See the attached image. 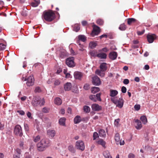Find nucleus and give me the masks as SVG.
<instances>
[{
  "label": "nucleus",
  "instance_id": "6ab92c4d",
  "mask_svg": "<svg viewBox=\"0 0 158 158\" xmlns=\"http://www.w3.org/2000/svg\"><path fill=\"white\" fill-rule=\"evenodd\" d=\"M71 87V84L70 83L67 82L64 85V89L65 91L70 90Z\"/></svg>",
  "mask_w": 158,
  "mask_h": 158
},
{
  "label": "nucleus",
  "instance_id": "ea45409f",
  "mask_svg": "<svg viewBox=\"0 0 158 158\" xmlns=\"http://www.w3.org/2000/svg\"><path fill=\"white\" fill-rule=\"evenodd\" d=\"M6 47V44L3 43H0V51L4 50Z\"/></svg>",
  "mask_w": 158,
  "mask_h": 158
},
{
  "label": "nucleus",
  "instance_id": "5701e85b",
  "mask_svg": "<svg viewBox=\"0 0 158 158\" xmlns=\"http://www.w3.org/2000/svg\"><path fill=\"white\" fill-rule=\"evenodd\" d=\"M81 121V117L79 115L76 116L74 119V122L75 124L78 123Z\"/></svg>",
  "mask_w": 158,
  "mask_h": 158
},
{
  "label": "nucleus",
  "instance_id": "052dcab7",
  "mask_svg": "<svg viewBox=\"0 0 158 158\" xmlns=\"http://www.w3.org/2000/svg\"><path fill=\"white\" fill-rule=\"evenodd\" d=\"M135 156L134 154L132 153H130L128 156V158H135Z\"/></svg>",
  "mask_w": 158,
  "mask_h": 158
},
{
  "label": "nucleus",
  "instance_id": "4be33fe9",
  "mask_svg": "<svg viewBox=\"0 0 158 158\" xmlns=\"http://www.w3.org/2000/svg\"><path fill=\"white\" fill-rule=\"evenodd\" d=\"M100 68L101 70L105 72L107 69L106 64L105 63H102L100 65Z\"/></svg>",
  "mask_w": 158,
  "mask_h": 158
},
{
  "label": "nucleus",
  "instance_id": "13d9d810",
  "mask_svg": "<svg viewBox=\"0 0 158 158\" xmlns=\"http://www.w3.org/2000/svg\"><path fill=\"white\" fill-rule=\"evenodd\" d=\"M24 127L25 130L26 131H29V127L28 125L26 123H24Z\"/></svg>",
  "mask_w": 158,
  "mask_h": 158
},
{
  "label": "nucleus",
  "instance_id": "2eb2a0df",
  "mask_svg": "<svg viewBox=\"0 0 158 158\" xmlns=\"http://www.w3.org/2000/svg\"><path fill=\"white\" fill-rule=\"evenodd\" d=\"M124 102V101L122 98H119L117 102V106L121 108L123 106Z\"/></svg>",
  "mask_w": 158,
  "mask_h": 158
},
{
  "label": "nucleus",
  "instance_id": "423d86ee",
  "mask_svg": "<svg viewBox=\"0 0 158 158\" xmlns=\"http://www.w3.org/2000/svg\"><path fill=\"white\" fill-rule=\"evenodd\" d=\"M75 146L76 148L82 151L85 149V144L81 140H78L76 142Z\"/></svg>",
  "mask_w": 158,
  "mask_h": 158
},
{
  "label": "nucleus",
  "instance_id": "49530a36",
  "mask_svg": "<svg viewBox=\"0 0 158 158\" xmlns=\"http://www.w3.org/2000/svg\"><path fill=\"white\" fill-rule=\"evenodd\" d=\"M4 123L2 122H0V130H2L4 128Z\"/></svg>",
  "mask_w": 158,
  "mask_h": 158
},
{
  "label": "nucleus",
  "instance_id": "de8ad7c7",
  "mask_svg": "<svg viewBox=\"0 0 158 158\" xmlns=\"http://www.w3.org/2000/svg\"><path fill=\"white\" fill-rule=\"evenodd\" d=\"M49 110V108L45 107L42 109V111L44 113H47L48 112Z\"/></svg>",
  "mask_w": 158,
  "mask_h": 158
},
{
  "label": "nucleus",
  "instance_id": "a18cd8bd",
  "mask_svg": "<svg viewBox=\"0 0 158 158\" xmlns=\"http://www.w3.org/2000/svg\"><path fill=\"white\" fill-rule=\"evenodd\" d=\"M41 91L40 87L39 86L36 87L35 88L34 92L35 93H40Z\"/></svg>",
  "mask_w": 158,
  "mask_h": 158
},
{
  "label": "nucleus",
  "instance_id": "338daca9",
  "mask_svg": "<svg viewBox=\"0 0 158 158\" xmlns=\"http://www.w3.org/2000/svg\"><path fill=\"white\" fill-rule=\"evenodd\" d=\"M53 79H50L47 81V83L48 84H50L53 81Z\"/></svg>",
  "mask_w": 158,
  "mask_h": 158
},
{
  "label": "nucleus",
  "instance_id": "a211bd4d",
  "mask_svg": "<svg viewBox=\"0 0 158 158\" xmlns=\"http://www.w3.org/2000/svg\"><path fill=\"white\" fill-rule=\"evenodd\" d=\"M136 125L135 126V128L137 129H140L142 127V124L140 121L137 119L135 121Z\"/></svg>",
  "mask_w": 158,
  "mask_h": 158
},
{
  "label": "nucleus",
  "instance_id": "79ce46f5",
  "mask_svg": "<svg viewBox=\"0 0 158 158\" xmlns=\"http://www.w3.org/2000/svg\"><path fill=\"white\" fill-rule=\"evenodd\" d=\"M111 101L115 104H117V97H111L110 98Z\"/></svg>",
  "mask_w": 158,
  "mask_h": 158
},
{
  "label": "nucleus",
  "instance_id": "7c9ffc66",
  "mask_svg": "<svg viewBox=\"0 0 158 158\" xmlns=\"http://www.w3.org/2000/svg\"><path fill=\"white\" fill-rule=\"evenodd\" d=\"M140 119L144 124H145L147 122V119L145 116H141L140 118Z\"/></svg>",
  "mask_w": 158,
  "mask_h": 158
},
{
  "label": "nucleus",
  "instance_id": "680f3d73",
  "mask_svg": "<svg viewBox=\"0 0 158 158\" xmlns=\"http://www.w3.org/2000/svg\"><path fill=\"white\" fill-rule=\"evenodd\" d=\"M129 83V80L128 79H126L124 80L123 83L125 85H127Z\"/></svg>",
  "mask_w": 158,
  "mask_h": 158
},
{
  "label": "nucleus",
  "instance_id": "0e129e2a",
  "mask_svg": "<svg viewBox=\"0 0 158 158\" xmlns=\"http://www.w3.org/2000/svg\"><path fill=\"white\" fill-rule=\"evenodd\" d=\"M25 158H32L31 156L28 153H26L25 154Z\"/></svg>",
  "mask_w": 158,
  "mask_h": 158
},
{
  "label": "nucleus",
  "instance_id": "4468645a",
  "mask_svg": "<svg viewBox=\"0 0 158 158\" xmlns=\"http://www.w3.org/2000/svg\"><path fill=\"white\" fill-rule=\"evenodd\" d=\"M117 56V54L115 52H110L109 54L110 58L112 60L115 59Z\"/></svg>",
  "mask_w": 158,
  "mask_h": 158
},
{
  "label": "nucleus",
  "instance_id": "c9c22d12",
  "mask_svg": "<svg viewBox=\"0 0 158 158\" xmlns=\"http://www.w3.org/2000/svg\"><path fill=\"white\" fill-rule=\"evenodd\" d=\"M80 29V25L78 24H76L74 25L73 30L76 32H78Z\"/></svg>",
  "mask_w": 158,
  "mask_h": 158
},
{
  "label": "nucleus",
  "instance_id": "3c124183",
  "mask_svg": "<svg viewBox=\"0 0 158 158\" xmlns=\"http://www.w3.org/2000/svg\"><path fill=\"white\" fill-rule=\"evenodd\" d=\"M21 14L23 16L25 17L27 15V11L25 10H23L21 11Z\"/></svg>",
  "mask_w": 158,
  "mask_h": 158
},
{
  "label": "nucleus",
  "instance_id": "8fccbe9b",
  "mask_svg": "<svg viewBox=\"0 0 158 158\" xmlns=\"http://www.w3.org/2000/svg\"><path fill=\"white\" fill-rule=\"evenodd\" d=\"M119 121H120L119 119H118L115 120L114 122V125L116 127H118L119 125Z\"/></svg>",
  "mask_w": 158,
  "mask_h": 158
},
{
  "label": "nucleus",
  "instance_id": "f03ea898",
  "mask_svg": "<svg viewBox=\"0 0 158 158\" xmlns=\"http://www.w3.org/2000/svg\"><path fill=\"white\" fill-rule=\"evenodd\" d=\"M45 103V101L44 98L41 99L39 97H34L31 103L32 105L35 107L38 106H41L44 105Z\"/></svg>",
  "mask_w": 158,
  "mask_h": 158
},
{
  "label": "nucleus",
  "instance_id": "f8f14e48",
  "mask_svg": "<svg viewBox=\"0 0 158 158\" xmlns=\"http://www.w3.org/2000/svg\"><path fill=\"white\" fill-rule=\"evenodd\" d=\"M91 107L92 110L94 111H99L102 110V106L96 104H93Z\"/></svg>",
  "mask_w": 158,
  "mask_h": 158
},
{
  "label": "nucleus",
  "instance_id": "c85d7f7f",
  "mask_svg": "<svg viewBox=\"0 0 158 158\" xmlns=\"http://www.w3.org/2000/svg\"><path fill=\"white\" fill-rule=\"evenodd\" d=\"M66 119L64 118H61L59 120V124L61 125L64 126L65 125V121Z\"/></svg>",
  "mask_w": 158,
  "mask_h": 158
},
{
  "label": "nucleus",
  "instance_id": "393cba45",
  "mask_svg": "<svg viewBox=\"0 0 158 158\" xmlns=\"http://www.w3.org/2000/svg\"><path fill=\"white\" fill-rule=\"evenodd\" d=\"M54 102L56 104L59 105L61 104L62 100L60 98H56L55 99Z\"/></svg>",
  "mask_w": 158,
  "mask_h": 158
},
{
  "label": "nucleus",
  "instance_id": "473e14b6",
  "mask_svg": "<svg viewBox=\"0 0 158 158\" xmlns=\"http://www.w3.org/2000/svg\"><path fill=\"white\" fill-rule=\"evenodd\" d=\"M97 45V43L96 42L91 41L89 44V47L91 48H93L96 47Z\"/></svg>",
  "mask_w": 158,
  "mask_h": 158
},
{
  "label": "nucleus",
  "instance_id": "2f4dec72",
  "mask_svg": "<svg viewBox=\"0 0 158 158\" xmlns=\"http://www.w3.org/2000/svg\"><path fill=\"white\" fill-rule=\"evenodd\" d=\"M127 28V26L124 23L121 24L119 27V29L121 31H125Z\"/></svg>",
  "mask_w": 158,
  "mask_h": 158
},
{
  "label": "nucleus",
  "instance_id": "6e6552de",
  "mask_svg": "<svg viewBox=\"0 0 158 158\" xmlns=\"http://www.w3.org/2000/svg\"><path fill=\"white\" fill-rule=\"evenodd\" d=\"M101 94L99 93L97 94L95 96L94 95H91L89 96L90 99L94 102H96L97 100L101 101L102 99L100 98Z\"/></svg>",
  "mask_w": 158,
  "mask_h": 158
},
{
  "label": "nucleus",
  "instance_id": "9b49d317",
  "mask_svg": "<svg viewBox=\"0 0 158 158\" xmlns=\"http://www.w3.org/2000/svg\"><path fill=\"white\" fill-rule=\"evenodd\" d=\"M83 73L80 72L76 71L74 73V78L77 79L81 80L83 77Z\"/></svg>",
  "mask_w": 158,
  "mask_h": 158
},
{
  "label": "nucleus",
  "instance_id": "412c9836",
  "mask_svg": "<svg viewBox=\"0 0 158 158\" xmlns=\"http://www.w3.org/2000/svg\"><path fill=\"white\" fill-rule=\"evenodd\" d=\"M104 71H102L101 70L97 69L95 71V73L96 74L99 75L101 77H104L105 76V73L104 72Z\"/></svg>",
  "mask_w": 158,
  "mask_h": 158
},
{
  "label": "nucleus",
  "instance_id": "f704fd0d",
  "mask_svg": "<svg viewBox=\"0 0 158 158\" xmlns=\"http://www.w3.org/2000/svg\"><path fill=\"white\" fill-rule=\"evenodd\" d=\"M107 38L110 39H113L115 38V35L113 33H107Z\"/></svg>",
  "mask_w": 158,
  "mask_h": 158
},
{
  "label": "nucleus",
  "instance_id": "bb28decb",
  "mask_svg": "<svg viewBox=\"0 0 158 158\" xmlns=\"http://www.w3.org/2000/svg\"><path fill=\"white\" fill-rule=\"evenodd\" d=\"M98 143L99 144L102 145L104 148H106V146H105L106 143L102 139H101L98 140Z\"/></svg>",
  "mask_w": 158,
  "mask_h": 158
},
{
  "label": "nucleus",
  "instance_id": "e433bc0d",
  "mask_svg": "<svg viewBox=\"0 0 158 158\" xmlns=\"http://www.w3.org/2000/svg\"><path fill=\"white\" fill-rule=\"evenodd\" d=\"M68 149L70 152L73 153H74L75 152V148L72 145H70L69 146Z\"/></svg>",
  "mask_w": 158,
  "mask_h": 158
},
{
  "label": "nucleus",
  "instance_id": "774afa93",
  "mask_svg": "<svg viewBox=\"0 0 158 158\" xmlns=\"http://www.w3.org/2000/svg\"><path fill=\"white\" fill-rule=\"evenodd\" d=\"M149 69V66L148 64L145 65L144 68V69H145L146 70H148Z\"/></svg>",
  "mask_w": 158,
  "mask_h": 158
},
{
  "label": "nucleus",
  "instance_id": "72a5a7b5",
  "mask_svg": "<svg viewBox=\"0 0 158 158\" xmlns=\"http://www.w3.org/2000/svg\"><path fill=\"white\" fill-rule=\"evenodd\" d=\"M90 107L87 106H85L83 107V110L86 113H89L90 111Z\"/></svg>",
  "mask_w": 158,
  "mask_h": 158
},
{
  "label": "nucleus",
  "instance_id": "4d7b16f0",
  "mask_svg": "<svg viewBox=\"0 0 158 158\" xmlns=\"http://www.w3.org/2000/svg\"><path fill=\"white\" fill-rule=\"evenodd\" d=\"M144 29L142 30L141 31H137V34L138 35H141L144 33Z\"/></svg>",
  "mask_w": 158,
  "mask_h": 158
},
{
  "label": "nucleus",
  "instance_id": "7ed1b4c3",
  "mask_svg": "<svg viewBox=\"0 0 158 158\" xmlns=\"http://www.w3.org/2000/svg\"><path fill=\"white\" fill-rule=\"evenodd\" d=\"M43 17L45 20L48 22H51L55 19V13L52 10H49L47 11H44V12Z\"/></svg>",
  "mask_w": 158,
  "mask_h": 158
},
{
  "label": "nucleus",
  "instance_id": "c756f323",
  "mask_svg": "<svg viewBox=\"0 0 158 158\" xmlns=\"http://www.w3.org/2000/svg\"><path fill=\"white\" fill-rule=\"evenodd\" d=\"M100 90V89L98 87H94L91 88V91L92 93L95 94L98 92Z\"/></svg>",
  "mask_w": 158,
  "mask_h": 158
},
{
  "label": "nucleus",
  "instance_id": "39448f33",
  "mask_svg": "<svg viewBox=\"0 0 158 158\" xmlns=\"http://www.w3.org/2000/svg\"><path fill=\"white\" fill-rule=\"evenodd\" d=\"M14 133L15 135L21 137L23 133L21 127L19 125H16L14 128Z\"/></svg>",
  "mask_w": 158,
  "mask_h": 158
},
{
  "label": "nucleus",
  "instance_id": "69168bd1",
  "mask_svg": "<svg viewBox=\"0 0 158 158\" xmlns=\"http://www.w3.org/2000/svg\"><path fill=\"white\" fill-rule=\"evenodd\" d=\"M83 26H85L87 24V22L86 21H83L81 22Z\"/></svg>",
  "mask_w": 158,
  "mask_h": 158
},
{
  "label": "nucleus",
  "instance_id": "864d4df0",
  "mask_svg": "<svg viewBox=\"0 0 158 158\" xmlns=\"http://www.w3.org/2000/svg\"><path fill=\"white\" fill-rule=\"evenodd\" d=\"M109 51V49H107L106 47L103 48L102 49L99 50V52H106Z\"/></svg>",
  "mask_w": 158,
  "mask_h": 158
},
{
  "label": "nucleus",
  "instance_id": "aec40b11",
  "mask_svg": "<svg viewBox=\"0 0 158 158\" xmlns=\"http://www.w3.org/2000/svg\"><path fill=\"white\" fill-rule=\"evenodd\" d=\"M97 57L101 59H106L107 57V55L104 53H100L97 54Z\"/></svg>",
  "mask_w": 158,
  "mask_h": 158
},
{
  "label": "nucleus",
  "instance_id": "c03bdc74",
  "mask_svg": "<svg viewBox=\"0 0 158 158\" xmlns=\"http://www.w3.org/2000/svg\"><path fill=\"white\" fill-rule=\"evenodd\" d=\"M40 136L39 135H37L33 138V140L35 142H38L40 140Z\"/></svg>",
  "mask_w": 158,
  "mask_h": 158
},
{
  "label": "nucleus",
  "instance_id": "f3484780",
  "mask_svg": "<svg viewBox=\"0 0 158 158\" xmlns=\"http://www.w3.org/2000/svg\"><path fill=\"white\" fill-rule=\"evenodd\" d=\"M118 94V92L116 90L110 89V96L111 97L116 96Z\"/></svg>",
  "mask_w": 158,
  "mask_h": 158
},
{
  "label": "nucleus",
  "instance_id": "cd10ccee",
  "mask_svg": "<svg viewBox=\"0 0 158 158\" xmlns=\"http://www.w3.org/2000/svg\"><path fill=\"white\" fill-rule=\"evenodd\" d=\"M103 155L106 158H112L109 152L108 151H106L103 153Z\"/></svg>",
  "mask_w": 158,
  "mask_h": 158
},
{
  "label": "nucleus",
  "instance_id": "a19ab883",
  "mask_svg": "<svg viewBox=\"0 0 158 158\" xmlns=\"http://www.w3.org/2000/svg\"><path fill=\"white\" fill-rule=\"evenodd\" d=\"M89 54L92 56L94 57H97V52L94 51L90 52Z\"/></svg>",
  "mask_w": 158,
  "mask_h": 158
},
{
  "label": "nucleus",
  "instance_id": "e2e57ef3",
  "mask_svg": "<svg viewBox=\"0 0 158 158\" xmlns=\"http://www.w3.org/2000/svg\"><path fill=\"white\" fill-rule=\"evenodd\" d=\"M99 38L100 39H102L103 38H105V39L107 38V34H103L102 35L99 36Z\"/></svg>",
  "mask_w": 158,
  "mask_h": 158
},
{
  "label": "nucleus",
  "instance_id": "603ef678",
  "mask_svg": "<svg viewBox=\"0 0 158 158\" xmlns=\"http://www.w3.org/2000/svg\"><path fill=\"white\" fill-rule=\"evenodd\" d=\"M83 88L86 90H88L90 88L89 85L88 84H86L84 85Z\"/></svg>",
  "mask_w": 158,
  "mask_h": 158
},
{
  "label": "nucleus",
  "instance_id": "b1692460",
  "mask_svg": "<svg viewBox=\"0 0 158 158\" xmlns=\"http://www.w3.org/2000/svg\"><path fill=\"white\" fill-rule=\"evenodd\" d=\"M99 134L101 137H105L106 136L105 131L103 129H100L99 131Z\"/></svg>",
  "mask_w": 158,
  "mask_h": 158
},
{
  "label": "nucleus",
  "instance_id": "0eeeda50",
  "mask_svg": "<svg viewBox=\"0 0 158 158\" xmlns=\"http://www.w3.org/2000/svg\"><path fill=\"white\" fill-rule=\"evenodd\" d=\"M24 81H27L26 84L28 86L33 85L34 83V79L33 76H31L27 78H25Z\"/></svg>",
  "mask_w": 158,
  "mask_h": 158
},
{
  "label": "nucleus",
  "instance_id": "1a4fd4ad",
  "mask_svg": "<svg viewBox=\"0 0 158 158\" xmlns=\"http://www.w3.org/2000/svg\"><path fill=\"white\" fill-rule=\"evenodd\" d=\"M74 58L70 57L68 58L66 61V64L70 67H73L75 66V64L74 61Z\"/></svg>",
  "mask_w": 158,
  "mask_h": 158
},
{
  "label": "nucleus",
  "instance_id": "dca6fc26",
  "mask_svg": "<svg viewBox=\"0 0 158 158\" xmlns=\"http://www.w3.org/2000/svg\"><path fill=\"white\" fill-rule=\"evenodd\" d=\"M147 40H155L158 39L157 36L155 34L148 33L147 36Z\"/></svg>",
  "mask_w": 158,
  "mask_h": 158
},
{
  "label": "nucleus",
  "instance_id": "6e6d98bb",
  "mask_svg": "<svg viewBox=\"0 0 158 158\" xmlns=\"http://www.w3.org/2000/svg\"><path fill=\"white\" fill-rule=\"evenodd\" d=\"M140 108V106L139 105L136 104L135 105L134 108L136 110H139Z\"/></svg>",
  "mask_w": 158,
  "mask_h": 158
},
{
  "label": "nucleus",
  "instance_id": "09e8293b",
  "mask_svg": "<svg viewBox=\"0 0 158 158\" xmlns=\"http://www.w3.org/2000/svg\"><path fill=\"white\" fill-rule=\"evenodd\" d=\"M93 140H95L96 138L98 137V135L97 132H94L93 135Z\"/></svg>",
  "mask_w": 158,
  "mask_h": 158
},
{
  "label": "nucleus",
  "instance_id": "37998d69",
  "mask_svg": "<svg viewBox=\"0 0 158 158\" xmlns=\"http://www.w3.org/2000/svg\"><path fill=\"white\" fill-rule=\"evenodd\" d=\"M78 40H86L87 37L84 35H79L78 36Z\"/></svg>",
  "mask_w": 158,
  "mask_h": 158
},
{
  "label": "nucleus",
  "instance_id": "f257e3e1",
  "mask_svg": "<svg viewBox=\"0 0 158 158\" xmlns=\"http://www.w3.org/2000/svg\"><path fill=\"white\" fill-rule=\"evenodd\" d=\"M50 140L47 139H43L37 144V150L40 152L45 150L50 145Z\"/></svg>",
  "mask_w": 158,
  "mask_h": 158
},
{
  "label": "nucleus",
  "instance_id": "58836bf2",
  "mask_svg": "<svg viewBox=\"0 0 158 158\" xmlns=\"http://www.w3.org/2000/svg\"><path fill=\"white\" fill-rule=\"evenodd\" d=\"M96 23L98 25L102 26L104 24V21L102 19H99L97 20Z\"/></svg>",
  "mask_w": 158,
  "mask_h": 158
},
{
  "label": "nucleus",
  "instance_id": "a878e982",
  "mask_svg": "<svg viewBox=\"0 0 158 158\" xmlns=\"http://www.w3.org/2000/svg\"><path fill=\"white\" fill-rule=\"evenodd\" d=\"M136 21V20L134 18H129L127 19V23L130 25L133 23H134Z\"/></svg>",
  "mask_w": 158,
  "mask_h": 158
},
{
  "label": "nucleus",
  "instance_id": "9d476101",
  "mask_svg": "<svg viewBox=\"0 0 158 158\" xmlns=\"http://www.w3.org/2000/svg\"><path fill=\"white\" fill-rule=\"evenodd\" d=\"M92 83L93 85L98 86L101 83V80L97 76H95L92 78Z\"/></svg>",
  "mask_w": 158,
  "mask_h": 158
},
{
  "label": "nucleus",
  "instance_id": "ddd939ff",
  "mask_svg": "<svg viewBox=\"0 0 158 158\" xmlns=\"http://www.w3.org/2000/svg\"><path fill=\"white\" fill-rule=\"evenodd\" d=\"M56 134V132L54 130L49 129L47 131V134L49 138H52Z\"/></svg>",
  "mask_w": 158,
  "mask_h": 158
},
{
  "label": "nucleus",
  "instance_id": "bf43d9fd",
  "mask_svg": "<svg viewBox=\"0 0 158 158\" xmlns=\"http://www.w3.org/2000/svg\"><path fill=\"white\" fill-rule=\"evenodd\" d=\"M121 91L122 93H125L127 91V89L125 86H123L121 88Z\"/></svg>",
  "mask_w": 158,
  "mask_h": 158
},
{
  "label": "nucleus",
  "instance_id": "4c0bfd02",
  "mask_svg": "<svg viewBox=\"0 0 158 158\" xmlns=\"http://www.w3.org/2000/svg\"><path fill=\"white\" fill-rule=\"evenodd\" d=\"M114 139L115 141L117 142H118L120 141V137L119 134L118 133H116L115 134Z\"/></svg>",
  "mask_w": 158,
  "mask_h": 158
},
{
  "label": "nucleus",
  "instance_id": "5fc2aeb1",
  "mask_svg": "<svg viewBox=\"0 0 158 158\" xmlns=\"http://www.w3.org/2000/svg\"><path fill=\"white\" fill-rule=\"evenodd\" d=\"M60 83V81L58 80H56L54 81V85H59Z\"/></svg>",
  "mask_w": 158,
  "mask_h": 158
},
{
  "label": "nucleus",
  "instance_id": "20e7f679",
  "mask_svg": "<svg viewBox=\"0 0 158 158\" xmlns=\"http://www.w3.org/2000/svg\"><path fill=\"white\" fill-rule=\"evenodd\" d=\"M92 27L93 29L91 33V35L92 36L98 35L100 32V27L95 24H94Z\"/></svg>",
  "mask_w": 158,
  "mask_h": 158
}]
</instances>
